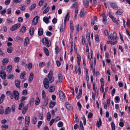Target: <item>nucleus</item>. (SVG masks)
<instances>
[{
	"label": "nucleus",
	"instance_id": "obj_30",
	"mask_svg": "<svg viewBox=\"0 0 130 130\" xmlns=\"http://www.w3.org/2000/svg\"><path fill=\"white\" fill-rule=\"evenodd\" d=\"M117 43V41H115L114 42H112L110 41H108L107 42V43L108 44H111L112 45H114Z\"/></svg>",
	"mask_w": 130,
	"mask_h": 130
},
{
	"label": "nucleus",
	"instance_id": "obj_59",
	"mask_svg": "<svg viewBox=\"0 0 130 130\" xmlns=\"http://www.w3.org/2000/svg\"><path fill=\"white\" fill-rule=\"evenodd\" d=\"M6 22L8 24H11L13 22L10 19H7L6 20Z\"/></svg>",
	"mask_w": 130,
	"mask_h": 130
},
{
	"label": "nucleus",
	"instance_id": "obj_52",
	"mask_svg": "<svg viewBox=\"0 0 130 130\" xmlns=\"http://www.w3.org/2000/svg\"><path fill=\"white\" fill-rule=\"evenodd\" d=\"M45 63L43 62H40L39 64V66L41 67H43V66H45Z\"/></svg>",
	"mask_w": 130,
	"mask_h": 130
},
{
	"label": "nucleus",
	"instance_id": "obj_19",
	"mask_svg": "<svg viewBox=\"0 0 130 130\" xmlns=\"http://www.w3.org/2000/svg\"><path fill=\"white\" fill-rule=\"evenodd\" d=\"M43 49L46 55L47 56H48L49 55L50 53L48 49L46 47H44Z\"/></svg>",
	"mask_w": 130,
	"mask_h": 130
},
{
	"label": "nucleus",
	"instance_id": "obj_45",
	"mask_svg": "<svg viewBox=\"0 0 130 130\" xmlns=\"http://www.w3.org/2000/svg\"><path fill=\"white\" fill-rule=\"evenodd\" d=\"M51 116L50 112H48L47 113V119L48 121H49L51 119Z\"/></svg>",
	"mask_w": 130,
	"mask_h": 130
},
{
	"label": "nucleus",
	"instance_id": "obj_56",
	"mask_svg": "<svg viewBox=\"0 0 130 130\" xmlns=\"http://www.w3.org/2000/svg\"><path fill=\"white\" fill-rule=\"evenodd\" d=\"M34 100L35 99L34 98H32L31 99L29 102L30 104V105H32L34 103Z\"/></svg>",
	"mask_w": 130,
	"mask_h": 130
},
{
	"label": "nucleus",
	"instance_id": "obj_21",
	"mask_svg": "<svg viewBox=\"0 0 130 130\" xmlns=\"http://www.w3.org/2000/svg\"><path fill=\"white\" fill-rule=\"evenodd\" d=\"M58 79L59 82H61L63 79L62 75L61 74H59L58 75Z\"/></svg>",
	"mask_w": 130,
	"mask_h": 130
},
{
	"label": "nucleus",
	"instance_id": "obj_4",
	"mask_svg": "<svg viewBox=\"0 0 130 130\" xmlns=\"http://www.w3.org/2000/svg\"><path fill=\"white\" fill-rule=\"evenodd\" d=\"M43 84L45 88L46 89H47L49 87V83L48 79L46 78H45L43 81Z\"/></svg>",
	"mask_w": 130,
	"mask_h": 130
},
{
	"label": "nucleus",
	"instance_id": "obj_51",
	"mask_svg": "<svg viewBox=\"0 0 130 130\" xmlns=\"http://www.w3.org/2000/svg\"><path fill=\"white\" fill-rule=\"evenodd\" d=\"M4 112V110L3 107L2 106H0V113L1 114H3Z\"/></svg>",
	"mask_w": 130,
	"mask_h": 130
},
{
	"label": "nucleus",
	"instance_id": "obj_1",
	"mask_svg": "<svg viewBox=\"0 0 130 130\" xmlns=\"http://www.w3.org/2000/svg\"><path fill=\"white\" fill-rule=\"evenodd\" d=\"M42 43L47 47H50L51 45L50 41L48 40L46 38H44L42 39Z\"/></svg>",
	"mask_w": 130,
	"mask_h": 130
},
{
	"label": "nucleus",
	"instance_id": "obj_33",
	"mask_svg": "<svg viewBox=\"0 0 130 130\" xmlns=\"http://www.w3.org/2000/svg\"><path fill=\"white\" fill-rule=\"evenodd\" d=\"M55 50L56 51L55 52L56 54H58L60 51L59 47L56 45H55Z\"/></svg>",
	"mask_w": 130,
	"mask_h": 130
},
{
	"label": "nucleus",
	"instance_id": "obj_2",
	"mask_svg": "<svg viewBox=\"0 0 130 130\" xmlns=\"http://www.w3.org/2000/svg\"><path fill=\"white\" fill-rule=\"evenodd\" d=\"M108 38L112 40L117 41V37L116 32L115 31L114 32L113 34H111L109 36Z\"/></svg>",
	"mask_w": 130,
	"mask_h": 130
},
{
	"label": "nucleus",
	"instance_id": "obj_61",
	"mask_svg": "<svg viewBox=\"0 0 130 130\" xmlns=\"http://www.w3.org/2000/svg\"><path fill=\"white\" fill-rule=\"evenodd\" d=\"M39 117L40 119L42 120L43 119V115L42 113H39Z\"/></svg>",
	"mask_w": 130,
	"mask_h": 130
},
{
	"label": "nucleus",
	"instance_id": "obj_44",
	"mask_svg": "<svg viewBox=\"0 0 130 130\" xmlns=\"http://www.w3.org/2000/svg\"><path fill=\"white\" fill-rule=\"evenodd\" d=\"M50 8V7H47L43 11V14H45L48 11Z\"/></svg>",
	"mask_w": 130,
	"mask_h": 130
},
{
	"label": "nucleus",
	"instance_id": "obj_53",
	"mask_svg": "<svg viewBox=\"0 0 130 130\" xmlns=\"http://www.w3.org/2000/svg\"><path fill=\"white\" fill-rule=\"evenodd\" d=\"M60 31L61 32H63L64 30L63 26V25H61L60 27Z\"/></svg>",
	"mask_w": 130,
	"mask_h": 130
},
{
	"label": "nucleus",
	"instance_id": "obj_41",
	"mask_svg": "<svg viewBox=\"0 0 130 130\" xmlns=\"http://www.w3.org/2000/svg\"><path fill=\"white\" fill-rule=\"evenodd\" d=\"M95 40L96 41L99 42V39L98 35L97 34L95 35Z\"/></svg>",
	"mask_w": 130,
	"mask_h": 130
},
{
	"label": "nucleus",
	"instance_id": "obj_10",
	"mask_svg": "<svg viewBox=\"0 0 130 130\" xmlns=\"http://www.w3.org/2000/svg\"><path fill=\"white\" fill-rule=\"evenodd\" d=\"M84 6L86 8L88 7L89 6V0H83Z\"/></svg>",
	"mask_w": 130,
	"mask_h": 130
},
{
	"label": "nucleus",
	"instance_id": "obj_43",
	"mask_svg": "<svg viewBox=\"0 0 130 130\" xmlns=\"http://www.w3.org/2000/svg\"><path fill=\"white\" fill-rule=\"evenodd\" d=\"M12 51V48L11 47H8L7 48V52L8 53H11Z\"/></svg>",
	"mask_w": 130,
	"mask_h": 130
},
{
	"label": "nucleus",
	"instance_id": "obj_18",
	"mask_svg": "<svg viewBox=\"0 0 130 130\" xmlns=\"http://www.w3.org/2000/svg\"><path fill=\"white\" fill-rule=\"evenodd\" d=\"M66 108L69 110L72 109V106L69 104L68 103H66Z\"/></svg>",
	"mask_w": 130,
	"mask_h": 130
},
{
	"label": "nucleus",
	"instance_id": "obj_13",
	"mask_svg": "<svg viewBox=\"0 0 130 130\" xmlns=\"http://www.w3.org/2000/svg\"><path fill=\"white\" fill-rule=\"evenodd\" d=\"M111 7L113 9H118L116 3H110Z\"/></svg>",
	"mask_w": 130,
	"mask_h": 130
},
{
	"label": "nucleus",
	"instance_id": "obj_28",
	"mask_svg": "<svg viewBox=\"0 0 130 130\" xmlns=\"http://www.w3.org/2000/svg\"><path fill=\"white\" fill-rule=\"evenodd\" d=\"M85 11L84 10V9H82L81 10L80 12V16H84L85 15Z\"/></svg>",
	"mask_w": 130,
	"mask_h": 130
},
{
	"label": "nucleus",
	"instance_id": "obj_24",
	"mask_svg": "<svg viewBox=\"0 0 130 130\" xmlns=\"http://www.w3.org/2000/svg\"><path fill=\"white\" fill-rule=\"evenodd\" d=\"M34 29L32 27H31L30 28L29 33L30 35H32L34 34Z\"/></svg>",
	"mask_w": 130,
	"mask_h": 130
},
{
	"label": "nucleus",
	"instance_id": "obj_6",
	"mask_svg": "<svg viewBox=\"0 0 130 130\" xmlns=\"http://www.w3.org/2000/svg\"><path fill=\"white\" fill-rule=\"evenodd\" d=\"M30 122V117L28 116H27L25 118V126H29Z\"/></svg>",
	"mask_w": 130,
	"mask_h": 130
},
{
	"label": "nucleus",
	"instance_id": "obj_64",
	"mask_svg": "<svg viewBox=\"0 0 130 130\" xmlns=\"http://www.w3.org/2000/svg\"><path fill=\"white\" fill-rule=\"evenodd\" d=\"M6 10L5 9L1 11L0 12V14L2 15H3L6 12Z\"/></svg>",
	"mask_w": 130,
	"mask_h": 130
},
{
	"label": "nucleus",
	"instance_id": "obj_34",
	"mask_svg": "<svg viewBox=\"0 0 130 130\" xmlns=\"http://www.w3.org/2000/svg\"><path fill=\"white\" fill-rule=\"evenodd\" d=\"M78 6V3L77 2H76L74 3L71 6V7L72 8H75Z\"/></svg>",
	"mask_w": 130,
	"mask_h": 130
},
{
	"label": "nucleus",
	"instance_id": "obj_12",
	"mask_svg": "<svg viewBox=\"0 0 130 130\" xmlns=\"http://www.w3.org/2000/svg\"><path fill=\"white\" fill-rule=\"evenodd\" d=\"M50 18L51 17H44L43 18V20L45 23L47 24L49 23V20Z\"/></svg>",
	"mask_w": 130,
	"mask_h": 130
},
{
	"label": "nucleus",
	"instance_id": "obj_27",
	"mask_svg": "<svg viewBox=\"0 0 130 130\" xmlns=\"http://www.w3.org/2000/svg\"><path fill=\"white\" fill-rule=\"evenodd\" d=\"M26 31V27L25 26H23L20 29V32L21 33H24Z\"/></svg>",
	"mask_w": 130,
	"mask_h": 130
},
{
	"label": "nucleus",
	"instance_id": "obj_29",
	"mask_svg": "<svg viewBox=\"0 0 130 130\" xmlns=\"http://www.w3.org/2000/svg\"><path fill=\"white\" fill-rule=\"evenodd\" d=\"M5 98V96L4 94H2L1 96L0 97V104L2 103L4 100V99Z\"/></svg>",
	"mask_w": 130,
	"mask_h": 130
},
{
	"label": "nucleus",
	"instance_id": "obj_39",
	"mask_svg": "<svg viewBox=\"0 0 130 130\" xmlns=\"http://www.w3.org/2000/svg\"><path fill=\"white\" fill-rule=\"evenodd\" d=\"M2 127L3 130H5L8 128V126L7 124H4L2 126Z\"/></svg>",
	"mask_w": 130,
	"mask_h": 130
},
{
	"label": "nucleus",
	"instance_id": "obj_63",
	"mask_svg": "<svg viewBox=\"0 0 130 130\" xmlns=\"http://www.w3.org/2000/svg\"><path fill=\"white\" fill-rule=\"evenodd\" d=\"M20 59L18 57H15L14 59V61L15 62H18L19 61Z\"/></svg>",
	"mask_w": 130,
	"mask_h": 130
},
{
	"label": "nucleus",
	"instance_id": "obj_3",
	"mask_svg": "<svg viewBox=\"0 0 130 130\" xmlns=\"http://www.w3.org/2000/svg\"><path fill=\"white\" fill-rule=\"evenodd\" d=\"M21 24L20 23H17L14 24L10 28V30L13 31L18 29L21 26Z\"/></svg>",
	"mask_w": 130,
	"mask_h": 130
},
{
	"label": "nucleus",
	"instance_id": "obj_50",
	"mask_svg": "<svg viewBox=\"0 0 130 130\" xmlns=\"http://www.w3.org/2000/svg\"><path fill=\"white\" fill-rule=\"evenodd\" d=\"M25 72H23L20 75V78L21 79L25 77Z\"/></svg>",
	"mask_w": 130,
	"mask_h": 130
},
{
	"label": "nucleus",
	"instance_id": "obj_38",
	"mask_svg": "<svg viewBox=\"0 0 130 130\" xmlns=\"http://www.w3.org/2000/svg\"><path fill=\"white\" fill-rule=\"evenodd\" d=\"M42 98L43 99L47 98V97H46L45 92L44 90H43L42 91Z\"/></svg>",
	"mask_w": 130,
	"mask_h": 130
},
{
	"label": "nucleus",
	"instance_id": "obj_25",
	"mask_svg": "<svg viewBox=\"0 0 130 130\" xmlns=\"http://www.w3.org/2000/svg\"><path fill=\"white\" fill-rule=\"evenodd\" d=\"M44 104L45 106H46L48 103V98H46L43 99Z\"/></svg>",
	"mask_w": 130,
	"mask_h": 130
},
{
	"label": "nucleus",
	"instance_id": "obj_58",
	"mask_svg": "<svg viewBox=\"0 0 130 130\" xmlns=\"http://www.w3.org/2000/svg\"><path fill=\"white\" fill-rule=\"evenodd\" d=\"M26 99V97L25 96H23L21 99V102H23L24 103V101Z\"/></svg>",
	"mask_w": 130,
	"mask_h": 130
},
{
	"label": "nucleus",
	"instance_id": "obj_15",
	"mask_svg": "<svg viewBox=\"0 0 130 130\" xmlns=\"http://www.w3.org/2000/svg\"><path fill=\"white\" fill-rule=\"evenodd\" d=\"M43 30L42 28H40L38 29V33L39 35L40 36L42 35L43 34Z\"/></svg>",
	"mask_w": 130,
	"mask_h": 130
},
{
	"label": "nucleus",
	"instance_id": "obj_37",
	"mask_svg": "<svg viewBox=\"0 0 130 130\" xmlns=\"http://www.w3.org/2000/svg\"><path fill=\"white\" fill-rule=\"evenodd\" d=\"M49 79V81L50 83H52L54 81V78L53 76H49V77H48Z\"/></svg>",
	"mask_w": 130,
	"mask_h": 130
},
{
	"label": "nucleus",
	"instance_id": "obj_32",
	"mask_svg": "<svg viewBox=\"0 0 130 130\" xmlns=\"http://www.w3.org/2000/svg\"><path fill=\"white\" fill-rule=\"evenodd\" d=\"M55 90V88L54 86H51L49 89V91L50 92H52L54 91Z\"/></svg>",
	"mask_w": 130,
	"mask_h": 130
},
{
	"label": "nucleus",
	"instance_id": "obj_36",
	"mask_svg": "<svg viewBox=\"0 0 130 130\" xmlns=\"http://www.w3.org/2000/svg\"><path fill=\"white\" fill-rule=\"evenodd\" d=\"M29 42V39L27 37L26 38L24 43V45H27L28 44Z\"/></svg>",
	"mask_w": 130,
	"mask_h": 130
},
{
	"label": "nucleus",
	"instance_id": "obj_23",
	"mask_svg": "<svg viewBox=\"0 0 130 130\" xmlns=\"http://www.w3.org/2000/svg\"><path fill=\"white\" fill-rule=\"evenodd\" d=\"M102 121L101 119H99V121H97L96 123V125L98 127H99L100 126L102 125Z\"/></svg>",
	"mask_w": 130,
	"mask_h": 130
},
{
	"label": "nucleus",
	"instance_id": "obj_17",
	"mask_svg": "<svg viewBox=\"0 0 130 130\" xmlns=\"http://www.w3.org/2000/svg\"><path fill=\"white\" fill-rule=\"evenodd\" d=\"M11 111V109L9 107H7L5 110V113L6 115H7L9 114L10 112Z\"/></svg>",
	"mask_w": 130,
	"mask_h": 130
},
{
	"label": "nucleus",
	"instance_id": "obj_31",
	"mask_svg": "<svg viewBox=\"0 0 130 130\" xmlns=\"http://www.w3.org/2000/svg\"><path fill=\"white\" fill-rule=\"evenodd\" d=\"M123 13V10H119L117 11L116 13L117 15H120Z\"/></svg>",
	"mask_w": 130,
	"mask_h": 130
},
{
	"label": "nucleus",
	"instance_id": "obj_5",
	"mask_svg": "<svg viewBox=\"0 0 130 130\" xmlns=\"http://www.w3.org/2000/svg\"><path fill=\"white\" fill-rule=\"evenodd\" d=\"M59 95L60 99L63 101L65 98V95L64 93L61 90H59L58 92Z\"/></svg>",
	"mask_w": 130,
	"mask_h": 130
},
{
	"label": "nucleus",
	"instance_id": "obj_16",
	"mask_svg": "<svg viewBox=\"0 0 130 130\" xmlns=\"http://www.w3.org/2000/svg\"><path fill=\"white\" fill-rule=\"evenodd\" d=\"M34 76L33 73L32 72L30 74L29 76V82L30 83L31 82L33 79Z\"/></svg>",
	"mask_w": 130,
	"mask_h": 130
},
{
	"label": "nucleus",
	"instance_id": "obj_55",
	"mask_svg": "<svg viewBox=\"0 0 130 130\" xmlns=\"http://www.w3.org/2000/svg\"><path fill=\"white\" fill-rule=\"evenodd\" d=\"M69 17H65L64 19V25H66V22L67 21H68L69 19Z\"/></svg>",
	"mask_w": 130,
	"mask_h": 130
},
{
	"label": "nucleus",
	"instance_id": "obj_54",
	"mask_svg": "<svg viewBox=\"0 0 130 130\" xmlns=\"http://www.w3.org/2000/svg\"><path fill=\"white\" fill-rule=\"evenodd\" d=\"M27 68H28L29 69V70H30L32 68V64L31 63H29L27 65Z\"/></svg>",
	"mask_w": 130,
	"mask_h": 130
},
{
	"label": "nucleus",
	"instance_id": "obj_62",
	"mask_svg": "<svg viewBox=\"0 0 130 130\" xmlns=\"http://www.w3.org/2000/svg\"><path fill=\"white\" fill-rule=\"evenodd\" d=\"M36 100L35 101V104L36 105H37L39 104L40 102V100H39V99L38 97L37 98Z\"/></svg>",
	"mask_w": 130,
	"mask_h": 130
},
{
	"label": "nucleus",
	"instance_id": "obj_22",
	"mask_svg": "<svg viewBox=\"0 0 130 130\" xmlns=\"http://www.w3.org/2000/svg\"><path fill=\"white\" fill-rule=\"evenodd\" d=\"M32 123L33 124H35L37 122V118L36 117H34L32 118Z\"/></svg>",
	"mask_w": 130,
	"mask_h": 130
},
{
	"label": "nucleus",
	"instance_id": "obj_8",
	"mask_svg": "<svg viewBox=\"0 0 130 130\" xmlns=\"http://www.w3.org/2000/svg\"><path fill=\"white\" fill-rule=\"evenodd\" d=\"M0 76L3 79H5L6 77V72L3 71H1L0 72Z\"/></svg>",
	"mask_w": 130,
	"mask_h": 130
},
{
	"label": "nucleus",
	"instance_id": "obj_60",
	"mask_svg": "<svg viewBox=\"0 0 130 130\" xmlns=\"http://www.w3.org/2000/svg\"><path fill=\"white\" fill-rule=\"evenodd\" d=\"M27 90L26 89L23 90L22 92L23 95H27Z\"/></svg>",
	"mask_w": 130,
	"mask_h": 130
},
{
	"label": "nucleus",
	"instance_id": "obj_42",
	"mask_svg": "<svg viewBox=\"0 0 130 130\" xmlns=\"http://www.w3.org/2000/svg\"><path fill=\"white\" fill-rule=\"evenodd\" d=\"M115 100H116V101H115V102L116 103H119V102L120 100V98L119 96H116L115 98Z\"/></svg>",
	"mask_w": 130,
	"mask_h": 130
},
{
	"label": "nucleus",
	"instance_id": "obj_11",
	"mask_svg": "<svg viewBox=\"0 0 130 130\" xmlns=\"http://www.w3.org/2000/svg\"><path fill=\"white\" fill-rule=\"evenodd\" d=\"M39 17H35L33 19L32 24L33 25H35L36 24L38 21Z\"/></svg>",
	"mask_w": 130,
	"mask_h": 130
},
{
	"label": "nucleus",
	"instance_id": "obj_40",
	"mask_svg": "<svg viewBox=\"0 0 130 130\" xmlns=\"http://www.w3.org/2000/svg\"><path fill=\"white\" fill-rule=\"evenodd\" d=\"M8 62V59L7 58H5L2 61V62L3 64H7Z\"/></svg>",
	"mask_w": 130,
	"mask_h": 130
},
{
	"label": "nucleus",
	"instance_id": "obj_49",
	"mask_svg": "<svg viewBox=\"0 0 130 130\" xmlns=\"http://www.w3.org/2000/svg\"><path fill=\"white\" fill-rule=\"evenodd\" d=\"M55 103L54 102H51L50 104V107L51 108L53 107L55 105Z\"/></svg>",
	"mask_w": 130,
	"mask_h": 130
},
{
	"label": "nucleus",
	"instance_id": "obj_46",
	"mask_svg": "<svg viewBox=\"0 0 130 130\" xmlns=\"http://www.w3.org/2000/svg\"><path fill=\"white\" fill-rule=\"evenodd\" d=\"M63 125V123L61 121H59L57 124V126L59 127H62Z\"/></svg>",
	"mask_w": 130,
	"mask_h": 130
},
{
	"label": "nucleus",
	"instance_id": "obj_47",
	"mask_svg": "<svg viewBox=\"0 0 130 130\" xmlns=\"http://www.w3.org/2000/svg\"><path fill=\"white\" fill-rule=\"evenodd\" d=\"M110 17L112 19L113 22L116 23H118V21L114 17Z\"/></svg>",
	"mask_w": 130,
	"mask_h": 130
},
{
	"label": "nucleus",
	"instance_id": "obj_9",
	"mask_svg": "<svg viewBox=\"0 0 130 130\" xmlns=\"http://www.w3.org/2000/svg\"><path fill=\"white\" fill-rule=\"evenodd\" d=\"M21 81L18 80H15V84L16 87L18 88H20L21 87L20 83Z\"/></svg>",
	"mask_w": 130,
	"mask_h": 130
},
{
	"label": "nucleus",
	"instance_id": "obj_20",
	"mask_svg": "<svg viewBox=\"0 0 130 130\" xmlns=\"http://www.w3.org/2000/svg\"><path fill=\"white\" fill-rule=\"evenodd\" d=\"M36 6V4L35 3H34L30 6L29 8V9L30 11H32L35 8Z\"/></svg>",
	"mask_w": 130,
	"mask_h": 130
},
{
	"label": "nucleus",
	"instance_id": "obj_7",
	"mask_svg": "<svg viewBox=\"0 0 130 130\" xmlns=\"http://www.w3.org/2000/svg\"><path fill=\"white\" fill-rule=\"evenodd\" d=\"M13 94L15 100H18L19 99V95L18 92L17 91L14 90L13 91Z\"/></svg>",
	"mask_w": 130,
	"mask_h": 130
},
{
	"label": "nucleus",
	"instance_id": "obj_14",
	"mask_svg": "<svg viewBox=\"0 0 130 130\" xmlns=\"http://www.w3.org/2000/svg\"><path fill=\"white\" fill-rule=\"evenodd\" d=\"M82 89H79V91L78 93V94L76 96V98L78 99L80 98L82 96Z\"/></svg>",
	"mask_w": 130,
	"mask_h": 130
},
{
	"label": "nucleus",
	"instance_id": "obj_48",
	"mask_svg": "<svg viewBox=\"0 0 130 130\" xmlns=\"http://www.w3.org/2000/svg\"><path fill=\"white\" fill-rule=\"evenodd\" d=\"M111 127L112 128V130H115V124L113 122L111 123Z\"/></svg>",
	"mask_w": 130,
	"mask_h": 130
},
{
	"label": "nucleus",
	"instance_id": "obj_26",
	"mask_svg": "<svg viewBox=\"0 0 130 130\" xmlns=\"http://www.w3.org/2000/svg\"><path fill=\"white\" fill-rule=\"evenodd\" d=\"M24 107V103L23 102H21L19 104V110L22 109V108Z\"/></svg>",
	"mask_w": 130,
	"mask_h": 130
},
{
	"label": "nucleus",
	"instance_id": "obj_35",
	"mask_svg": "<svg viewBox=\"0 0 130 130\" xmlns=\"http://www.w3.org/2000/svg\"><path fill=\"white\" fill-rule=\"evenodd\" d=\"M28 107L27 106L24 107L22 110V113L23 114H25L27 111L28 109Z\"/></svg>",
	"mask_w": 130,
	"mask_h": 130
},
{
	"label": "nucleus",
	"instance_id": "obj_57",
	"mask_svg": "<svg viewBox=\"0 0 130 130\" xmlns=\"http://www.w3.org/2000/svg\"><path fill=\"white\" fill-rule=\"evenodd\" d=\"M53 75V72L51 70H50V72L47 75V77H49V76H52Z\"/></svg>",
	"mask_w": 130,
	"mask_h": 130
}]
</instances>
